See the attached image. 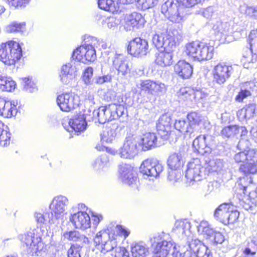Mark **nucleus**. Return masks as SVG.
<instances>
[{
	"instance_id": "obj_10",
	"label": "nucleus",
	"mask_w": 257,
	"mask_h": 257,
	"mask_svg": "<svg viewBox=\"0 0 257 257\" xmlns=\"http://www.w3.org/2000/svg\"><path fill=\"white\" fill-rule=\"evenodd\" d=\"M116 237L117 235H111L108 230H101L96 234L94 241L101 249V252L105 253L117 248Z\"/></svg>"
},
{
	"instance_id": "obj_25",
	"label": "nucleus",
	"mask_w": 257,
	"mask_h": 257,
	"mask_svg": "<svg viewBox=\"0 0 257 257\" xmlns=\"http://www.w3.org/2000/svg\"><path fill=\"white\" fill-rule=\"evenodd\" d=\"M208 137L205 135L199 136L193 141L192 146L194 151L201 155L211 152L212 149L207 143Z\"/></svg>"
},
{
	"instance_id": "obj_19",
	"label": "nucleus",
	"mask_w": 257,
	"mask_h": 257,
	"mask_svg": "<svg viewBox=\"0 0 257 257\" xmlns=\"http://www.w3.org/2000/svg\"><path fill=\"white\" fill-rule=\"evenodd\" d=\"M145 23L144 18L140 13L133 12L126 17L124 28L127 31H134L144 27Z\"/></svg>"
},
{
	"instance_id": "obj_57",
	"label": "nucleus",
	"mask_w": 257,
	"mask_h": 257,
	"mask_svg": "<svg viewBox=\"0 0 257 257\" xmlns=\"http://www.w3.org/2000/svg\"><path fill=\"white\" fill-rule=\"evenodd\" d=\"M116 132L114 130L110 129L107 132H103L101 135V140L102 142L111 143L116 136Z\"/></svg>"
},
{
	"instance_id": "obj_46",
	"label": "nucleus",
	"mask_w": 257,
	"mask_h": 257,
	"mask_svg": "<svg viewBox=\"0 0 257 257\" xmlns=\"http://www.w3.org/2000/svg\"><path fill=\"white\" fill-rule=\"evenodd\" d=\"M109 162L108 156L106 154L101 155L97 157L93 164V166L96 170H102L107 166Z\"/></svg>"
},
{
	"instance_id": "obj_7",
	"label": "nucleus",
	"mask_w": 257,
	"mask_h": 257,
	"mask_svg": "<svg viewBox=\"0 0 257 257\" xmlns=\"http://www.w3.org/2000/svg\"><path fill=\"white\" fill-rule=\"evenodd\" d=\"M185 8L177 0H167L162 5L161 12L174 23H180L184 14Z\"/></svg>"
},
{
	"instance_id": "obj_47",
	"label": "nucleus",
	"mask_w": 257,
	"mask_h": 257,
	"mask_svg": "<svg viewBox=\"0 0 257 257\" xmlns=\"http://www.w3.org/2000/svg\"><path fill=\"white\" fill-rule=\"evenodd\" d=\"M238 133L239 128L237 125H228L224 127L221 132V136L224 138L233 137Z\"/></svg>"
},
{
	"instance_id": "obj_36",
	"label": "nucleus",
	"mask_w": 257,
	"mask_h": 257,
	"mask_svg": "<svg viewBox=\"0 0 257 257\" xmlns=\"http://www.w3.org/2000/svg\"><path fill=\"white\" fill-rule=\"evenodd\" d=\"M230 30V25L227 22H217L212 27V31L214 35L221 39L223 36L228 35Z\"/></svg>"
},
{
	"instance_id": "obj_64",
	"label": "nucleus",
	"mask_w": 257,
	"mask_h": 257,
	"mask_svg": "<svg viewBox=\"0 0 257 257\" xmlns=\"http://www.w3.org/2000/svg\"><path fill=\"white\" fill-rule=\"evenodd\" d=\"M210 252V250L206 246L202 245L198 248L195 256L196 257H209Z\"/></svg>"
},
{
	"instance_id": "obj_5",
	"label": "nucleus",
	"mask_w": 257,
	"mask_h": 257,
	"mask_svg": "<svg viewBox=\"0 0 257 257\" xmlns=\"http://www.w3.org/2000/svg\"><path fill=\"white\" fill-rule=\"evenodd\" d=\"M22 56V50L19 43L10 41L0 45V60L6 65H12Z\"/></svg>"
},
{
	"instance_id": "obj_34",
	"label": "nucleus",
	"mask_w": 257,
	"mask_h": 257,
	"mask_svg": "<svg viewBox=\"0 0 257 257\" xmlns=\"http://www.w3.org/2000/svg\"><path fill=\"white\" fill-rule=\"evenodd\" d=\"M184 161L180 153L171 154L167 160V164L171 170H177L183 165Z\"/></svg>"
},
{
	"instance_id": "obj_9",
	"label": "nucleus",
	"mask_w": 257,
	"mask_h": 257,
	"mask_svg": "<svg viewBox=\"0 0 257 257\" xmlns=\"http://www.w3.org/2000/svg\"><path fill=\"white\" fill-rule=\"evenodd\" d=\"M69 204V200L65 196L58 195L55 196L49 205L51 215L53 216L54 219L59 224L63 222L64 215Z\"/></svg>"
},
{
	"instance_id": "obj_31",
	"label": "nucleus",
	"mask_w": 257,
	"mask_h": 257,
	"mask_svg": "<svg viewBox=\"0 0 257 257\" xmlns=\"http://www.w3.org/2000/svg\"><path fill=\"white\" fill-rule=\"evenodd\" d=\"M256 105L253 103L249 104L245 107L237 112V116L240 120H248L253 118L256 113Z\"/></svg>"
},
{
	"instance_id": "obj_60",
	"label": "nucleus",
	"mask_w": 257,
	"mask_h": 257,
	"mask_svg": "<svg viewBox=\"0 0 257 257\" xmlns=\"http://www.w3.org/2000/svg\"><path fill=\"white\" fill-rule=\"evenodd\" d=\"M30 1V0H7L9 5L16 9L25 7Z\"/></svg>"
},
{
	"instance_id": "obj_44",
	"label": "nucleus",
	"mask_w": 257,
	"mask_h": 257,
	"mask_svg": "<svg viewBox=\"0 0 257 257\" xmlns=\"http://www.w3.org/2000/svg\"><path fill=\"white\" fill-rule=\"evenodd\" d=\"M225 166V162L221 159H213L210 160L207 166V169L209 172H220Z\"/></svg>"
},
{
	"instance_id": "obj_45",
	"label": "nucleus",
	"mask_w": 257,
	"mask_h": 257,
	"mask_svg": "<svg viewBox=\"0 0 257 257\" xmlns=\"http://www.w3.org/2000/svg\"><path fill=\"white\" fill-rule=\"evenodd\" d=\"M244 176L240 177L239 180L238 181V185L240 186V189L242 190V193L245 194L247 192V188L252 183V179L251 173H244Z\"/></svg>"
},
{
	"instance_id": "obj_14",
	"label": "nucleus",
	"mask_w": 257,
	"mask_h": 257,
	"mask_svg": "<svg viewBox=\"0 0 257 257\" xmlns=\"http://www.w3.org/2000/svg\"><path fill=\"white\" fill-rule=\"evenodd\" d=\"M204 170L201 161L198 158L193 159L187 165L185 177L190 182L200 181L203 178Z\"/></svg>"
},
{
	"instance_id": "obj_59",
	"label": "nucleus",
	"mask_w": 257,
	"mask_h": 257,
	"mask_svg": "<svg viewBox=\"0 0 257 257\" xmlns=\"http://www.w3.org/2000/svg\"><path fill=\"white\" fill-rule=\"evenodd\" d=\"M104 109V108L101 106L93 112V116H97L98 122L102 124L107 122L106 117L105 116V111H103Z\"/></svg>"
},
{
	"instance_id": "obj_63",
	"label": "nucleus",
	"mask_w": 257,
	"mask_h": 257,
	"mask_svg": "<svg viewBox=\"0 0 257 257\" xmlns=\"http://www.w3.org/2000/svg\"><path fill=\"white\" fill-rule=\"evenodd\" d=\"M182 176V173L179 170H171L168 173V179L171 181L177 182Z\"/></svg>"
},
{
	"instance_id": "obj_27",
	"label": "nucleus",
	"mask_w": 257,
	"mask_h": 257,
	"mask_svg": "<svg viewBox=\"0 0 257 257\" xmlns=\"http://www.w3.org/2000/svg\"><path fill=\"white\" fill-rule=\"evenodd\" d=\"M171 116L168 113L162 114L157 123V129L161 137H166V134L171 129Z\"/></svg>"
},
{
	"instance_id": "obj_26",
	"label": "nucleus",
	"mask_w": 257,
	"mask_h": 257,
	"mask_svg": "<svg viewBox=\"0 0 257 257\" xmlns=\"http://www.w3.org/2000/svg\"><path fill=\"white\" fill-rule=\"evenodd\" d=\"M175 72L183 79L189 78L193 73V67L184 60H180L174 66Z\"/></svg>"
},
{
	"instance_id": "obj_61",
	"label": "nucleus",
	"mask_w": 257,
	"mask_h": 257,
	"mask_svg": "<svg viewBox=\"0 0 257 257\" xmlns=\"http://www.w3.org/2000/svg\"><path fill=\"white\" fill-rule=\"evenodd\" d=\"M168 133L166 134V137H161L163 139L166 140H169L170 142H175L177 141V140L179 137L181 136V133L177 131H171V129L170 131H168Z\"/></svg>"
},
{
	"instance_id": "obj_29",
	"label": "nucleus",
	"mask_w": 257,
	"mask_h": 257,
	"mask_svg": "<svg viewBox=\"0 0 257 257\" xmlns=\"http://www.w3.org/2000/svg\"><path fill=\"white\" fill-rule=\"evenodd\" d=\"M113 67L118 73L125 75L130 72L128 62L126 59L121 55H116L113 60Z\"/></svg>"
},
{
	"instance_id": "obj_6",
	"label": "nucleus",
	"mask_w": 257,
	"mask_h": 257,
	"mask_svg": "<svg viewBox=\"0 0 257 257\" xmlns=\"http://www.w3.org/2000/svg\"><path fill=\"white\" fill-rule=\"evenodd\" d=\"M41 232V228H37L23 235L21 238L26 245L28 253L32 255H38V253L44 248Z\"/></svg>"
},
{
	"instance_id": "obj_33",
	"label": "nucleus",
	"mask_w": 257,
	"mask_h": 257,
	"mask_svg": "<svg viewBox=\"0 0 257 257\" xmlns=\"http://www.w3.org/2000/svg\"><path fill=\"white\" fill-rule=\"evenodd\" d=\"M131 251L133 257H146L149 253V248L143 242L132 244Z\"/></svg>"
},
{
	"instance_id": "obj_35",
	"label": "nucleus",
	"mask_w": 257,
	"mask_h": 257,
	"mask_svg": "<svg viewBox=\"0 0 257 257\" xmlns=\"http://www.w3.org/2000/svg\"><path fill=\"white\" fill-rule=\"evenodd\" d=\"M244 140L243 139L240 140L237 145V148L240 151L239 152L236 153L233 156L234 161L237 163H243L247 162V149L246 146L244 145Z\"/></svg>"
},
{
	"instance_id": "obj_30",
	"label": "nucleus",
	"mask_w": 257,
	"mask_h": 257,
	"mask_svg": "<svg viewBox=\"0 0 257 257\" xmlns=\"http://www.w3.org/2000/svg\"><path fill=\"white\" fill-rule=\"evenodd\" d=\"M172 51H167L164 50L156 54L155 62L156 64L161 66L166 67L172 64Z\"/></svg>"
},
{
	"instance_id": "obj_49",
	"label": "nucleus",
	"mask_w": 257,
	"mask_h": 257,
	"mask_svg": "<svg viewBox=\"0 0 257 257\" xmlns=\"http://www.w3.org/2000/svg\"><path fill=\"white\" fill-rule=\"evenodd\" d=\"M155 81L146 80L142 81L140 83V89L148 95H153Z\"/></svg>"
},
{
	"instance_id": "obj_62",
	"label": "nucleus",
	"mask_w": 257,
	"mask_h": 257,
	"mask_svg": "<svg viewBox=\"0 0 257 257\" xmlns=\"http://www.w3.org/2000/svg\"><path fill=\"white\" fill-rule=\"evenodd\" d=\"M16 86V84L15 82L13 81L11 78H10L9 80H7V83L1 85L0 90L3 91H12L15 89Z\"/></svg>"
},
{
	"instance_id": "obj_48",
	"label": "nucleus",
	"mask_w": 257,
	"mask_h": 257,
	"mask_svg": "<svg viewBox=\"0 0 257 257\" xmlns=\"http://www.w3.org/2000/svg\"><path fill=\"white\" fill-rule=\"evenodd\" d=\"M257 48H246L243 53V58L244 60L248 63H254L257 61V54L256 53Z\"/></svg>"
},
{
	"instance_id": "obj_23",
	"label": "nucleus",
	"mask_w": 257,
	"mask_h": 257,
	"mask_svg": "<svg viewBox=\"0 0 257 257\" xmlns=\"http://www.w3.org/2000/svg\"><path fill=\"white\" fill-rule=\"evenodd\" d=\"M102 106L104 108L103 111H105L107 121L118 118L124 114L125 110L123 105L116 103Z\"/></svg>"
},
{
	"instance_id": "obj_38",
	"label": "nucleus",
	"mask_w": 257,
	"mask_h": 257,
	"mask_svg": "<svg viewBox=\"0 0 257 257\" xmlns=\"http://www.w3.org/2000/svg\"><path fill=\"white\" fill-rule=\"evenodd\" d=\"M35 217L38 223L43 224H49L50 225L54 224L57 226L59 224L54 219L53 216L51 215V212H45L41 213L40 212H36Z\"/></svg>"
},
{
	"instance_id": "obj_8",
	"label": "nucleus",
	"mask_w": 257,
	"mask_h": 257,
	"mask_svg": "<svg viewBox=\"0 0 257 257\" xmlns=\"http://www.w3.org/2000/svg\"><path fill=\"white\" fill-rule=\"evenodd\" d=\"M140 138L132 135H127L125 139L123 146L118 150V155L123 159H132L141 149Z\"/></svg>"
},
{
	"instance_id": "obj_17",
	"label": "nucleus",
	"mask_w": 257,
	"mask_h": 257,
	"mask_svg": "<svg viewBox=\"0 0 257 257\" xmlns=\"http://www.w3.org/2000/svg\"><path fill=\"white\" fill-rule=\"evenodd\" d=\"M127 51L129 54L135 57L146 56L149 52L148 43L145 39L136 38L129 43Z\"/></svg>"
},
{
	"instance_id": "obj_42",
	"label": "nucleus",
	"mask_w": 257,
	"mask_h": 257,
	"mask_svg": "<svg viewBox=\"0 0 257 257\" xmlns=\"http://www.w3.org/2000/svg\"><path fill=\"white\" fill-rule=\"evenodd\" d=\"M198 232L205 235L206 238L211 237L214 234V230L206 221H202L197 227Z\"/></svg>"
},
{
	"instance_id": "obj_4",
	"label": "nucleus",
	"mask_w": 257,
	"mask_h": 257,
	"mask_svg": "<svg viewBox=\"0 0 257 257\" xmlns=\"http://www.w3.org/2000/svg\"><path fill=\"white\" fill-rule=\"evenodd\" d=\"M98 42L96 38L89 37L84 44L73 51L72 58H75L79 63L94 61L96 59L95 47H97Z\"/></svg>"
},
{
	"instance_id": "obj_20",
	"label": "nucleus",
	"mask_w": 257,
	"mask_h": 257,
	"mask_svg": "<svg viewBox=\"0 0 257 257\" xmlns=\"http://www.w3.org/2000/svg\"><path fill=\"white\" fill-rule=\"evenodd\" d=\"M247 162L241 165L239 171L243 173H257V150L249 149L247 150Z\"/></svg>"
},
{
	"instance_id": "obj_24",
	"label": "nucleus",
	"mask_w": 257,
	"mask_h": 257,
	"mask_svg": "<svg viewBox=\"0 0 257 257\" xmlns=\"http://www.w3.org/2000/svg\"><path fill=\"white\" fill-rule=\"evenodd\" d=\"M62 237L64 240L76 242L79 246H83L89 243V239L84 235L76 230L67 231L63 233Z\"/></svg>"
},
{
	"instance_id": "obj_28",
	"label": "nucleus",
	"mask_w": 257,
	"mask_h": 257,
	"mask_svg": "<svg viewBox=\"0 0 257 257\" xmlns=\"http://www.w3.org/2000/svg\"><path fill=\"white\" fill-rule=\"evenodd\" d=\"M141 149L144 151L158 147V138L154 133H146L140 138Z\"/></svg>"
},
{
	"instance_id": "obj_53",
	"label": "nucleus",
	"mask_w": 257,
	"mask_h": 257,
	"mask_svg": "<svg viewBox=\"0 0 257 257\" xmlns=\"http://www.w3.org/2000/svg\"><path fill=\"white\" fill-rule=\"evenodd\" d=\"M3 123L0 122V146L5 147L10 143V134L2 128Z\"/></svg>"
},
{
	"instance_id": "obj_55",
	"label": "nucleus",
	"mask_w": 257,
	"mask_h": 257,
	"mask_svg": "<svg viewBox=\"0 0 257 257\" xmlns=\"http://www.w3.org/2000/svg\"><path fill=\"white\" fill-rule=\"evenodd\" d=\"M22 83L26 91L32 93L37 90L35 83L30 78H22Z\"/></svg>"
},
{
	"instance_id": "obj_41",
	"label": "nucleus",
	"mask_w": 257,
	"mask_h": 257,
	"mask_svg": "<svg viewBox=\"0 0 257 257\" xmlns=\"http://www.w3.org/2000/svg\"><path fill=\"white\" fill-rule=\"evenodd\" d=\"M176 130L181 134L184 133L186 136L188 134L191 135L193 134V131L184 119L176 120L174 123Z\"/></svg>"
},
{
	"instance_id": "obj_39",
	"label": "nucleus",
	"mask_w": 257,
	"mask_h": 257,
	"mask_svg": "<svg viewBox=\"0 0 257 257\" xmlns=\"http://www.w3.org/2000/svg\"><path fill=\"white\" fill-rule=\"evenodd\" d=\"M254 84L251 82H246L241 87L240 91L235 97V100L241 102L243 100L251 95V90Z\"/></svg>"
},
{
	"instance_id": "obj_40",
	"label": "nucleus",
	"mask_w": 257,
	"mask_h": 257,
	"mask_svg": "<svg viewBox=\"0 0 257 257\" xmlns=\"http://www.w3.org/2000/svg\"><path fill=\"white\" fill-rule=\"evenodd\" d=\"M189 125L193 131V133L198 130L202 121L201 115L196 112H191L187 115Z\"/></svg>"
},
{
	"instance_id": "obj_43",
	"label": "nucleus",
	"mask_w": 257,
	"mask_h": 257,
	"mask_svg": "<svg viewBox=\"0 0 257 257\" xmlns=\"http://www.w3.org/2000/svg\"><path fill=\"white\" fill-rule=\"evenodd\" d=\"M98 7L105 11L114 13L119 10L118 7H116L112 0H98Z\"/></svg>"
},
{
	"instance_id": "obj_12",
	"label": "nucleus",
	"mask_w": 257,
	"mask_h": 257,
	"mask_svg": "<svg viewBox=\"0 0 257 257\" xmlns=\"http://www.w3.org/2000/svg\"><path fill=\"white\" fill-rule=\"evenodd\" d=\"M233 69L231 65L225 62H220L215 65L212 70V82L218 85L223 84L233 73Z\"/></svg>"
},
{
	"instance_id": "obj_32",
	"label": "nucleus",
	"mask_w": 257,
	"mask_h": 257,
	"mask_svg": "<svg viewBox=\"0 0 257 257\" xmlns=\"http://www.w3.org/2000/svg\"><path fill=\"white\" fill-rule=\"evenodd\" d=\"M230 204L226 203L221 204L215 209L214 213V218L224 224L227 221Z\"/></svg>"
},
{
	"instance_id": "obj_52",
	"label": "nucleus",
	"mask_w": 257,
	"mask_h": 257,
	"mask_svg": "<svg viewBox=\"0 0 257 257\" xmlns=\"http://www.w3.org/2000/svg\"><path fill=\"white\" fill-rule=\"evenodd\" d=\"M157 3V0H137L136 5L142 10H146L152 8Z\"/></svg>"
},
{
	"instance_id": "obj_3",
	"label": "nucleus",
	"mask_w": 257,
	"mask_h": 257,
	"mask_svg": "<svg viewBox=\"0 0 257 257\" xmlns=\"http://www.w3.org/2000/svg\"><path fill=\"white\" fill-rule=\"evenodd\" d=\"M213 52L214 47L210 44L194 41L186 44L184 53L194 60L202 61L211 59Z\"/></svg>"
},
{
	"instance_id": "obj_2",
	"label": "nucleus",
	"mask_w": 257,
	"mask_h": 257,
	"mask_svg": "<svg viewBox=\"0 0 257 257\" xmlns=\"http://www.w3.org/2000/svg\"><path fill=\"white\" fill-rule=\"evenodd\" d=\"M153 257H178L179 252L175 251L176 245L172 240L163 238L161 234H155L150 238Z\"/></svg>"
},
{
	"instance_id": "obj_15",
	"label": "nucleus",
	"mask_w": 257,
	"mask_h": 257,
	"mask_svg": "<svg viewBox=\"0 0 257 257\" xmlns=\"http://www.w3.org/2000/svg\"><path fill=\"white\" fill-rule=\"evenodd\" d=\"M79 98L73 93H65L58 96L57 103L63 111L69 112L78 106Z\"/></svg>"
},
{
	"instance_id": "obj_1",
	"label": "nucleus",
	"mask_w": 257,
	"mask_h": 257,
	"mask_svg": "<svg viewBox=\"0 0 257 257\" xmlns=\"http://www.w3.org/2000/svg\"><path fill=\"white\" fill-rule=\"evenodd\" d=\"M182 39V31L179 28H170L166 33L159 35H154L152 42L157 48H164L168 51H173L177 43H179Z\"/></svg>"
},
{
	"instance_id": "obj_21",
	"label": "nucleus",
	"mask_w": 257,
	"mask_h": 257,
	"mask_svg": "<svg viewBox=\"0 0 257 257\" xmlns=\"http://www.w3.org/2000/svg\"><path fill=\"white\" fill-rule=\"evenodd\" d=\"M70 220L76 228L85 230L90 227V217L86 212L79 211L74 213L71 215Z\"/></svg>"
},
{
	"instance_id": "obj_51",
	"label": "nucleus",
	"mask_w": 257,
	"mask_h": 257,
	"mask_svg": "<svg viewBox=\"0 0 257 257\" xmlns=\"http://www.w3.org/2000/svg\"><path fill=\"white\" fill-rule=\"evenodd\" d=\"M93 69L91 67H87L84 71L82 78L84 83L88 86L92 85Z\"/></svg>"
},
{
	"instance_id": "obj_22",
	"label": "nucleus",
	"mask_w": 257,
	"mask_h": 257,
	"mask_svg": "<svg viewBox=\"0 0 257 257\" xmlns=\"http://www.w3.org/2000/svg\"><path fill=\"white\" fill-rule=\"evenodd\" d=\"M17 100L7 101L0 97V115L10 118L17 114Z\"/></svg>"
},
{
	"instance_id": "obj_13",
	"label": "nucleus",
	"mask_w": 257,
	"mask_h": 257,
	"mask_svg": "<svg viewBox=\"0 0 257 257\" xmlns=\"http://www.w3.org/2000/svg\"><path fill=\"white\" fill-rule=\"evenodd\" d=\"M164 170L163 164L159 161L153 159L145 160L140 167V172L151 178H157Z\"/></svg>"
},
{
	"instance_id": "obj_54",
	"label": "nucleus",
	"mask_w": 257,
	"mask_h": 257,
	"mask_svg": "<svg viewBox=\"0 0 257 257\" xmlns=\"http://www.w3.org/2000/svg\"><path fill=\"white\" fill-rule=\"evenodd\" d=\"M153 96H161L167 91V86L159 81H155Z\"/></svg>"
},
{
	"instance_id": "obj_50",
	"label": "nucleus",
	"mask_w": 257,
	"mask_h": 257,
	"mask_svg": "<svg viewBox=\"0 0 257 257\" xmlns=\"http://www.w3.org/2000/svg\"><path fill=\"white\" fill-rule=\"evenodd\" d=\"M229 208L227 221L225 222V225L234 223L237 220L239 215V212L235 209L233 205L230 204Z\"/></svg>"
},
{
	"instance_id": "obj_58",
	"label": "nucleus",
	"mask_w": 257,
	"mask_h": 257,
	"mask_svg": "<svg viewBox=\"0 0 257 257\" xmlns=\"http://www.w3.org/2000/svg\"><path fill=\"white\" fill-rule=\"evenodd\" d=\"M81 247L77 244H72L67 251V257H81Z\"/></svg>"
},
{
	"instance_id": "obj_37",
	"label": "nucleus",
	"mask_w": 257,
	"mask_h": 257,
	"mask_svg": "<svg viewBox=\"0 0 257 257\" xmlns=\"http://www.w3.org/2000/svg\"><path fill=\"white\" fill-rule=\"evenodd\" d=\"M5 32L6 33H21L23 34L26 31L25 22H12L5 28Z\"/></svg>"
},
{
	"instance_id": "obj_16",
	"label": "nucleus",
	"mask_w": 257,
	"mask_h": 257,
	"mask_svg": "<svg viewBox=\"0 0 257 257\" xmlns=\"http://www.w3.org/2000/svg\"><path fill=\"white\" fill-rule=\"evenodd\" d=\"M118 173L119 178L123 183L132 187H137L138 179L133 167L130 164L125 163L119 164Z\"/></svg>"
},
{
	"instance_id": "obj_11",
	"label": "nucleus",
	"mask_w": 257,
	"mask_h": 257,
	"mask_svg": "<svg viewBox=\"0 0 257 257\" xmlns=\"http://www.w3.org/2000/svg\"><path fill=\"white\" fill-rule=\"evenodd\" d=\"M80 67V63L75 58L64 64L59 74L61 82L64 84H71L74 81Z\"/></svg>"
},
{
	"instance_id": "obj_18",
	"label": "nucleus",
	"mask_w": 257,
	"mask_h": 257,
	"mask_svg": "<svg viewBox=\"0 0 257 257\" xmlns=\"http://www.w3.org/2000/svg\"><path fill=\"white\" fill-rule=\"evenodd\" d=\"M64 128L69 132L75 133L83 132L86 128L87 122L83 114H77L69 120H67L66 123L63 122Z\"/></svg>"
},
{
	"instance_id": "obj_56",
	"label": "nucleus",
	"mask_w": 257,
	"mask_h": 257,
	"mask_svg": "<svg viewBox=\"0 0 257 257\" xmlns=\"http://www.w3.org/2000/svg\"><path fill=\"white\" fill-rule=\"evenodd\" d=\"M111 80V76L109 74L103 76H95L93 78L92 85H102L105 83L110 82Z\"/></svg>"
}]
</instances>
